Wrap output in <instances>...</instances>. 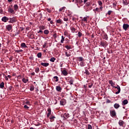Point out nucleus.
<instances>
[{"mask_svg":"<svg viewBox=\"0 0 129 129\" xmlns=\"http://www.w3.org/2000/svg\"><path fill=\"white\" fill-rule=\"evenodd\" d=\"M70 84H71V85H72V84H73V80H70Z\"/></svg>","mask_w":129,"mask_h":129,"instance_id":"de8ad7c7","label":"nucleus"},{"mask_svg":"<svg viewBox=\"0 0 129 129\" xmlns=\"http://www.w3.org/2000/svg\"><path fill=\"white\" fill-rule=\"evenodd\" d=\"M111 116L114 117L116 115V112H115V110H111L110 111Z\"/></svg>","mask_w":129,"mask_h":129,"instance_id":"f03ea898","label":"nucleus"},{"mask_svg":"<svg viewBox=\"0 0 129 129\" xmlns=\"http://www.w3.org/2000/svg\"><path fill=\"white\" fill-rule=\"evenodd\" d=\"M81 36H82V33H81V32H78V36L81 37Z\"/></svg>","mask_w":129,"mask_h":129,"instance_id":"a18cd8bd","label":"nucleus"},{"mask_svg":"<svg viewBox=\"0 0 129 129\" xmlns=\"http://www.w3.org/2000/svg\"><path fill=\"white\" fill-rule=\"evenodd\" d=\"M54 79H55V81H56V82H58V81H59V80L58 79V77L57 76L54 77Z\"/></svg>","mask_w":129,"mask_h":129,"instance_id":"7c9ffc66","label":"nucleus"},{"mask_svg":"<svg viewBox=\"0 0 129 129\" xmlns=\"http://www.w3.org/2000/svg\"><path fill=\"white\" fill-rule=\"evenodd\" d=\"M41 65H42V66H44V67H47L48 66H49V63L48 62H41Z\"/></svg>","mask_w":129,"mask_h":129,"instance_id":"1a4fd4ad","label":"nucleus"},{"mask_svg":"<svg viewBox=\"0 0 129 129\" xmlns=\"http://www.w3.org/2000/svg\"><path fill=\"white\" fill-rule=\"evenodd\" d=\"M22 81H23V82H24V83H27V82H28V80L27 79L23 78L22 79Z\"/></svg>","mask_w":129,"mask_h":129,"instance_id":"5701e85b","label":"nucleus"},{"mask_svg":"<svg viewBox=\"0 0 129 129\" xmlns=\"http://www.w3.org/2000/svg\"><path fill=\"white\" fill-rule=\"evenodd\" d=\"M114 88H116L118 91L115 93V94H118L120 92V87L117 85L116 87L113 86Z\"/></svg>","mask_w":129,"mask_h":129,"instance_id":"f257e3e1","label":"nucleus"},{"mask_svg":"<svg viewBox=\"0 0 129 129\" xmlns=\"http://www.w3.org/2000/svg\"><path fill=\"white\" fill-rule=\"evenodd\" d=\"M61 116L66 119V118H68V117H69V114L68 113L62 114Z\"/></svg>","mask_w":129,"mask_h":129,"instance_id":"7ed1b4c3","label":"nucleus"},{"mask_svg":"<svg viewBox=\"0 0 129 129\" xmlns=\"http://www.w3.org/2000/svg\"><path fill=\"white\" fill-rule=\"evenodd\" d=\"M63 8H60V9H59V11L60 12H62V11H63Z\"/></svg>","mask_w":129,"mask_h":129,"instance_id":"5fc2aeb1","label":"nucleus"},{"mask_svg":"<svg viewBox=\"0 0 129 129\" xmlns=\"http://www.w3.org/2000/svg\"><path fill=\"white\" fill-rule=\"evenodd\" d=\"M128 103V101H127L126 99H125L123 102H122V104L123 105H125L126 104H127Z\"/></svg>","mask_w":129,"mask_h":129,"instance_id":"2eb2a0df","label":"nucleus"},{"mask_svg":"<svg viewBox=\"0 0 129 129\" xmlns=\"http://www.w3.org/2000/svg\"><path fill=\"white\" fill-rule=\"evenodd\" d=\"M2 21L3 22H4V23H7V22H8V21H9V19L8 18V17L4 16L2 18Z\"/></svg>","mask_w":129,"mask_h":129,"instance_id":"39448f33","label":"nucleus"},{"mask_svg":"<svg viewBox=\"0 0 129 129\" xmlns=\"http://www.w3.org/2000/svg\"><path fill=\"white\" fill-rule=\"evenodd\" d=\"M16 21L17 20H16V18H10L9 23H16Z\"/></svg>","mask_w":129,"mask_h":129,"instance_id":"423d86ee","label":"nucleus"},{"mask_svg":"<svg viewBox=\"0 0 129 129\" xmlns=\"http://www.w3.org/2000/svg\"><path fill=\"white\" fill-rule=\"evenodd\" d=\"M50 24H53V21H50Z\"/></svg>","mask_w":129,"mask_h":129,"instance_id":"680f3d73","label":"nucleus"},{"mask_svg":"<svg viewBox=\"0 0 129 129\" xmlns=\"http://www.w3.org/2000/svg\"><path fill=\"white\" fill-rule=\"evenodd\" d=\"M80 65L81 67H83L84 66H85V63H84V62L82 61L80 62Z\"/></svg>","mask_w":129,"mask_h":129,"instance_id":"393cba45","label":"nucleus"},{"mask_svg":"<svg viewBox=\"0 0 129 129\" xmlns=\"http://www.w3.org/2000/svg\"><path fill=\"white\" fill-rule=\"evenodd\" d=\"M56 23L57 24H62V21H61V19H58L56 20Z\"/></svg>","mask_w":129,"mask_h":129,"instance_id":"cd10ccee","label":"nucleus"},{"mask_svg":"<svg viewBox=\"0 0 129 129\" xmlns=\"http://www.w3.org/2000/svg\"><path fill=\"white\" fill-rule=\"evenodd\" d=\"M65 54L67 57H70V56H71V54H70V53H68L67 52H66Z\"/></svg>","mask_w":129,"mask_h":129,"instance_id":"72a5a7b5","label":"nucleus"},{"mask_svg":"<svg viewBox=\"0 0 129 129\" xmlns=\"http://www.w3.org/2000/svg\"><path fill=\"white\" fill-rule=\"evenodd\" d=\"M94 11H96V12H98V13L100 12V11H99V8H96V9L94 10Z\"/></svg>","mask_w":129,"mask_h":129,"instance_id":"4c0bfd02","label":"nucleus"},{"mask_svg":"<svg viewBox=\"0 0 129 129\" xmlns=\"http://www.w3.org/2000/svg\"><path fill=\"white\" fill-rule=\"evenodd\" d=\"M101 46H102V47L105 46V43L104 42H101Z\"/></svg>","mask_w":129,"mask_h":129,"instance_id":"e433bc0d","label":"nucleus"},{"mask_svg":"<svg viewBox=\"0 0 129 129\" xmlns=\"http://www.w3.org/2000/svg\"><path fill=\"white\" fill-rule=\"evenodd\" d=\"M21 47H23V48H27V46L26 45V43H22L21 44Z\"/></svg>","mask_w":129,"mask_h":129,"instance_id":"c85d7f7f","label":"nucleus"},{"mask_svg":"<svg viewBox=\"0 0 129 129\" xmlns=\"http://www.w3.org/2000/svg\"><path fill=\"white\" fill-rule=\"evenodd\" d=\"M22 51H23V50H22V49L16 50V53H21V52H22Z\"/></svg>","mask_w":129,"mask_h":129,"instance_id":"c9c22d12","label":"nucleus"},{"mask_svg":"<svg viewBox=\"0 0 129 129\" xmlns=\"http://www.w3.org/2000/svg\"><path fill=\"white\" fill-rule=\"evenodd\" d=\"M24 108H25V109H29V108H30V107H29V105H25L24 106Z\"/></svg>","mask_w":129,"mask_h":129,"instance_id":"f704fd0d","label":"nucleus"},{"mask_svg":"<svg viewBox=\"0 0 129 129\" xmlns=\"http://www.w3.org/2000/svg\"><path fill=\"white\" fill-rule=\"evenodd\" d=\"M86 74H87V75H89V72H88V71H86Z\"/></svg>","mask_w":129,"mask_h":129,"instance_id":"603ef678","label":"nucleus"},{"mask_svg":"<svg viewBox=\"0 0 129 129\" xmlns=\"http://www.w3.org/2000/svg\"><path fill=\"white\" fill-rule=\"evenodd\" d=\"M89 87L90 88H91L92 87V85H89Z\"/></svg>","mask_w":129,"mask_h":129,"instance_id":"bf43d9fd","label":"nucleus"},{"mask_svg":"<svg viewBox=\"0 0 129 129\" xmlns=\"http://www.w3.org/2000/svg\"><path fill=\"white\" fill-rule=\"evenodd\" d=\"M8 77H9V78H11V76L10 75H8Z\"/></svg>","mask_w":129,"mask_h":129,"instance_id":"69168bd1","label":"nucleus"},{"mask_svg":"<svg viewBox=\"0 0 129 129\" xmlns=\"http://www.w3.org/2000/svg\"><path fill=\"white\" fill-rule=\"evenodd\" d=\"M0 87H1V88H4V87H5V83L2 82V83L0 84Z\"/></svg>","mask_w":129,"mask_h":129,"instance_id":"aec40b11","label":"nucleus"},{"mask_svg":"<svg viewBox=\"0 0 129 129\" xmlns=\"http://www.w3.org/2000/svg\"><path fill=\"white\" fill-rule=\"evenodd\" d=\"M49 118L50 119V121H53L54 120V118H55V116H51Z\"/></svg>","mask_w":129,"mask_h":129,"instance_id":"4be33fe9","label":"nucleus"},{"mask_svg":"<svg viewBox=\"0 0 129 129\" xmlns=\"http://www.w3.org/2000/svg\"><path fill=\"white\" fill-rule=\"evenodd\" d=\"M63 20L65 21V22H67V21H68V18H64L63 19Z\"/></svg>","mask_w":129,"mask_h":129,"instance_id":"09e8293b","label":"nucleus"},{"mask_svg":"<svg viewBox=\"0 0 129 129\" xmlns=\"http://www.w3.org/2000/svg\"><path fill=\"white\" fill-rule=\"evenodd\" d=\"M86 5L88 7H89V6H90V3H87Z\"/></svg>","mask_w":129,"mask_h":129,"instance_id":"864d4df0","label":"nucleus"},{"mask_svg":"<svg viewBox=\"0 0 129 129\" xmlns=\"http://www.w3.org/2000/svg\"><path fill=\"white\" fill-rule=\"evenodd\" d=\"M38 33H43V31L41 30V29L38 32Z\"/></svg>","mask_w":129,"mask_h":129,"instance_id":"6e6d98bb","label":"nucleus"},{"mask_svg":"<svg viewBox=\"0 0 129 129\" xmlns=\"http://www.w3.org/2000/svg\"><path fill=\"white\" fill-rule=\"evenodd\" d=\"M88 129H92V126H91V125H90V124L88 125Z\"/></svg>","mask_w":129,"mask_h":129,"instance_id":"79ce46f5","label":"nucleus"},{"mask_svg":"<svg viewBox=\"0 0 129 129\" xmlns=\"http://www.w3.org/2000/svg\"><path fill=\"white\" fill-rule=\"evenodd\" d=\"M87 2V0H84V4H85Z\"/></svg>","mask_w":129,"mask_h":129,"instance_id":"052dcab7","label":"nucleus"},{"mask_svg":"<svg viewBox=\"0 0 129 129\" xmlns=\"http://www.w3.org/2000/svg\"><path fill=\"white\" fill-rule=\"evenodd\" d=\"M128 27H129V25L128 24H124L123 25V30H124V31H126L127 29H128Z\"/></svg>","mask_w":129,"mask_h":129,"instance_id":"20e7f679","label":"nucleus"},{"mask_svg":"<svg viewBox=\"0 0 129 129\" xmlns=\"http://www.w3.org/2000/svg\"><path fill=\"white\" fill-rule=\"evenodd\" d=\"M109 83L111 85V86H114L115 85V84L114 83H113L112 81H109Z\"/></svg>","mask_w":129,"mask_h":129,"instance_id":"a211bd4d","label":"nucleus"},{"mask_svg":"<svg viewBox=\"0 0 129 129\" xmlns=\"http://www.w3.org/2000/svg\"><path fill=\"white\" fill-rule=\"evenodd\" d=\"M55 60H56V58L55 57H51L50 59V62H55Z\"/></svg>","mask_w":129,"mask_h":129,"instance_id":"b1692460","label":"nucleus"},{"mask_svg":"<svg viewBox=\"0 0 129 129\" xmlns=\"http://www.w3.org/2000/svg\"><path fill=\"white\" fill-rule=\"evenodd\" d=\"M47 21H48L49 22H50V21H51V18H48V19H47Z\"/></svg>","mask_w":129,"mask_h":129,"instance_id":"4d7b16f0","label":"nucleus"},{"mask_svg":"<svg viewBox=\"0 0 129 129\" xmlns=\"http://www.w3.org/2000/svg\"><path fill=\"white\" fill-rule=\"evenodd\" d=\"M65 48H66V49H68V50H70V49H71V46L67 45L65 46Z\"/></svg>","mask_w":129,"mask_h":129,"instance_id":"473e14b6","label":"nucleus"},{"mask_svg":"<svg viewBox=\"0 0 129 129\" xmlns=\"http://www.w3.org/2000/svg\"><path fill=\"white\" fill-rule=\"evenodd\" d=\"M98 3L99 6L102 5V2H101V1H98Z\"/></svg>","mask_w":129,"mask_h":129,"instance_id":"37998d69","label":"nucleus"},{"mask_svg":"<svg viewBox=\"0 0 129 129\" xmlns=\"http://www.w3.org/2000/svg\"><path fill=\"white\" fill-rule=\"evenodd\" d=\"M32 75H35V73H32Z\"/></svg>","mask_w":129,"mask_h":129,"instance_id":"e2e57ef3","label":"nucleus"},{"mask_svg":"<svg viewBox=\"0 0 129 129\" xmlns=\"http://www.w3.org/2000/svg\"><path fill=\"white\" fill-rule=\"evenodd\" d=\"M114 107L115 108H116V109H117V108H118V107H119V104H117V103H115L114 105Z\"/></svg>","mask_w":129,"mask_h":129,"instance_id":"dca6fc26","label":"nucleus"},{"mask_svg":"<svg viewBox=\"0 0 129 129\" xmlns=\"http://www.w3.org/2000/svg\"><path fill=\"white\" fill-rule=\"evenodd\" d=\"M47 111H48V113L47 114V117H49V116H50V115H51V108H49L48 109H47Z\"/></svg>","mask_w":129,"mask_h":129,"instance_id":"6e6552de","label":"nucleus"},{"mask_svg":"<svg viewBox=\"0 0 129 129\" xmlns=\"http://www.w3.org/2000/svg\"><path fill=\"white\" fill-rule=\"evenodd\" d=\"M103 8V7H101L100 8V9L101 10H102Z\"/></svg>","mask_w":129,"mask_h":129,"instance_id":"774afa93","label":"nucleus"},{"mask_svg":"<svg viewBox=\"0 0 129 129\" xmlns=\"http://www.w3.org/2000/svg\"><path fill=\"white\" fill-rule=\"evenodd\" d=\"M37 57L38 58H41V57H42V53L39 52V53H37Z\"/></svg>","mask_w":129,"mask_h":129,"instance_id":"a878e982","label":"nucleus"},{"mask_svg":"<svg viewBox=\"0 0 129 129\" xmlns=\"http://www.w3.org/2000/svg\"><path fill=\"white\" fill-rule=\"evenodd\" d=\"M6 28L8 31H11V30H12V29L13 28V26H12V25H8L6 26Z\"/></svg>","mask_w":129,"mask_h":129,"instance_id":"0eeeda50","label":"nucleus"},{"mask_svg":"<svg viewBox=\"0 0 129 129\" xmlns=\"http://www.w3.org/2000/svg\"><path fill=\"white\" fill-rule=\"evenodd\" d=\"M118 124H119V125L121 126L123 124V121L122 120H119Z\"/></svg>","mask_w":129,"mask_h":129,"instance_id":"bb28decb","label":"nucleus"},{"mask_svg":"<svg viewBox=\"0 0 129 129\" xmlns=\"http://www.w3.org/2000/svg\"><path fill=\"white\" fill-rule=\"evenodd\" d=\"M129 4V2L126 1V0H123V4L124 6H127Z\"/></svg>","mask_w":129,"mask_h":129,"instance_id":"f8f14e48","label":"nucleus"},{"mask_svg":"<svg viewBox=\"0 0 129 129\" xmlns=\"http://www.w3.org/2000/svg\"><path fill=\"white\" fill-rule=\"evenodd\" d=\"M56 89L57 91H61V87H60V86H56Z\"/></svg>","mask_w":129,"mask_h":129,"instance_id":"412c9836","label":"nucleus"},{"mask_svg":"<svg viewBox=\"0 0 129 129\" xmlns=\"http://www.w3.org/2000/svg\"><path fill=\"white\" fill-rule=\"evenodd\" d=\"M44 34H45V35H48V34H49V30H44Z\"/></svg>","mask_w":129,"mask_h":129,"instance_id":"c756f323","label":"nucleus"},{"mask_svg":"<svg viewBox=\"0 0 129 129\" xmlns=\"http://www.w3.org/2000/svg\"><path fill=\"white\" fill-rule=\"evenodd\" d=\"M61 105H65L66 104V101L64 100H62L60 101Z\"/></svg>","mask_w":129,"mask_h":129,"instance_id":"ddd939ff","label":"nucleus"},{"mask_svg":"<svg viewBox=\"0 0 129 129\" xmlns=\"http://www.w3.org/2000/svg\"><path fill=\"white\" fill-rule=\"evenodd\" d=\"M34 86H32L31 87H30V91H33V90H34Z\"/></svg>","mask_w":129,"mask_h":129,"instance_id":"ea45409f","label":"nucleus"},{"mask_svg":"<svg viewBox=\"0 0 129 129\" xmlns=\"http://www.w3.org/2000/svg\"><path fill=\"white\" fill-rule=\"evenodd\" d=\"M111 13H112V11H109L108 12V15H110V14H111Z\"/></svg>","mask_w":129,"mask_h":129,"instance_id":"3c124183","label":"nucleus"},{"mask_svg":"<svg viewBox=\"0 0 129 129\" xmlns=\"http://www.w3.org/2000/svg\"><path fill=\"white\" fill-rule=\"evenodd\" d=\"M9 89H10V90H12V87H10L9 88Z\"/></svg>","mask_w":129,"mask_h":129,"instance_id":"0e129e2a","label":"nucleus"},{"mask_svg":"<svg viewBox=\"0 0 129 129\" xmlns=\"http://www.w3.org/2000/svg\"><path fill=\"white\" fill-rule=\"evenodd\" d=\"M47 46V43H44V44L43 45V48H45Z\"/></svg>","mask_w":129,"mask_h":129,"instance_id":"8fccbe9b","label":"nucleus"},{"mask_svg":"<svg viewBox=\"0 0 129 129\" xmlns=\"http://www.w3.org/2000/svg\"><path fill=\"white\" fill-rule=\"evenodd\" d=\"M25 104H27L29 106H31V104L29 101L25 102Z\"/></svg>","mask_w":129,"mask_h":129,"instance_id":"2f4dec72","label":"nucleus"},{"mask_svg":"<svg viewBox=\"0 0 129 129\" xmlns=\"http://www.w3.org/2000/svg\"><path fill=\"white\" fill-rule=\"evenodd\" d=\"M14 11H16L17 12V11H18V10L19 9V6H18L17 5H15L14 6Z\"/></svg>","mask_w":129,"mask_h":129,"instance_id":"4468645a","label":"nucleus"},{"mask_svg":"<svg viewBox=\"0 0 129 129\" xmlns=\"http://www.w3.org/2000/svg\"><path fill=\"white\" fill-rule=\"evenodd\" d=\"M82 21H83L85 23H87V17H84Z\"/></svg>","mask_w":129,"mask_h":129,"instance_id":"f3484780","label":"nucleus"},{"mask_svg":"<svg viewBox=\"0 0 129 129\" xmlns=\"http://www.w3.org/2000/svg\"><path fill=\"white\" fill-rule=\"evenodd\" d=\"M40 30H45V27L43 26H41L40 27Z\"/></svg>","mask_w":129,"mask_h":129,"instance_id":"58836bf2","label":"nucleus"},{"mask_svg":"<svg viewBox=\"0 0 129 129\" xmlns=\"http://www.w3.org/2000/svg\"><path fill=\"white\" fill-rule=\"evenodd\" d=\"M9 13H11V14H15V11L13 10L11 8H9L8 9Z\"/></svg>","mask_w":129,"mask_h":129,"instance_id":"9d476101","label":"nucleus"},{"mask_svg":"<svg viewBox=\"0 0 129 129\" xmlns=\"http://www.w3.org/2000/svg\"><path fill=\"white\" fill-rule=\"evenodd\" d=\"M61 73H62L64 76H67V75H68V73H67V71H66L65 70H63L61 72Z\"/></svg>","mask_w":129,"mask_h":129,"instance_id":"9b49d317","label":"nucleus"},{"mask_svg":"<svg viewBox=\"0 0 129 129\" xmlns=\"http://www.w3.org/2000/svg\"><path fill=\"white\" fill-rule=\"evenodd\" d=\"M5 79L6 80H9V78H8V77H6Z\"/></svg>","mask_w":129,"mask_h":129,"instance_id":"13d9d810","label":"nucleus"},{"mask_svg":"<svg viewBox=\"0 0 129 129\" xmlns=\"http://www.w3.org/2000/svg\"><path fill=\"white\" fill-rule=\"evenodd\" d=\"M64 41H65V37L63 36H61V40H60L61 43H64Z\"/></svg>","mask_w":129,"mask_h":129,"instance_id":"6ab92c4d","label":"nucleus"},{"mask_svg":"<svg viewBox=\"0 0 129 129\" xmlns=\"http://www.w3.org/2000/svg\"><path fill=\"white\" fill-rule=\"evenodd\" d=\"M64 36H68V32L67 31H66L64 32Z\"/></svg>","mask_w":129,"mask_h":129,"instance_id":"49530a36","label":"nucleus"},{"mask_svg":"<svg viewBox=\"0 0 129 129\" xmlns=\"http://www.w3.org/2000/svg\"><path fill=\"white\" fill-rule=\"evenodd\" d=\"M12 1H13V0H8V2H9L10 3H11V2H12Z\"/></svg>","mask_w":129,"mask_h":129,"instance_id":"338daca9","label":"nucleus"},{"mask_svg":"<svg viewBox=\"0 0 129 129\" xmlns=\"http://www.w3.org/2000/svg\"><path fill=\"white\" fill-rule=\"evenodd\" d=\"M40 71V69L39 68H37L35 70V72H36V73H38V72H39Z\"/></svg>","mask_w":129,"mask_h":129,"instance_id":"c03bdc74","label":"nucleus"},{"mask_svg":"<svg viewBox=\"0 0 129 129\" xmlns=\"http://www.w3.org/2000/svg\"><path fill=\"white\" fill-rule=\"evenodd\" d=\"M83 60V57H79V61H81Z\"/></svg>","mask_w":129,"mask_h":129,"instance_id":"a19ab883","label":"nucleus"}]
</instances>
